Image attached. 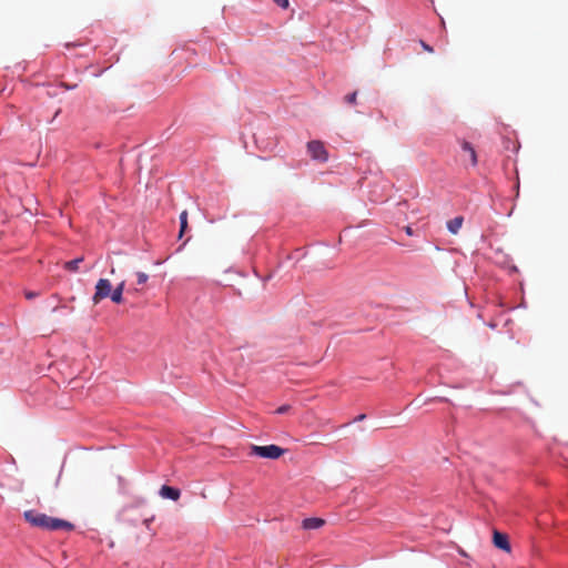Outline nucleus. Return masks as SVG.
<instances>
[{
	"instance_id": "4",
	"label": "nucleus",
	"mask_w": 568,
	"mask_h": 568,
	"mask_svg": "<svg viewBox=\"0 0 568 568\" xmlns=\"http://www.w3.org/2000/svg\"><path fill=\"white\" fill-rule=\"evenodd\" d=\"M307 151L315 161L326 162L328 159L327 151L321 141H311L307 143Z\"/></svg>"
},
{
	"instance_id": "18",
	"label": "nucleus",
	"mask_w": 568,
	"mask_h": 568,
	"mask_svg": "<svg viewBox=\"0 0 568 568\" xmlns=\"http://www.w3.org/2000/svg\"><path fill=\"white\" fill-rule=\"evenodd\" d=\"M422 47L424 48V50L428 51V52H433V48L429 47L427 43H425L424 41H422Z\"/></svg>"
},
{
	"instance_id": "8",
	"label": "nucleus",
	"mask_w": 568,
	"mask_h": 568,
	"mask_svg": "<svg viewBox=\"0 0 568 568\" xmlns=\"http://www.w3.org/2000/svg\"><path fill=\"white\" fill-rule=\"evenodd\" d=\"M125 288V282H120L111 292V301L115 304H121L123 302V292Z\"/></svg>"
},
{
	"instance_id": "13",
	"label": "nucleus",
	"mask_w": 568,
	"mask_h": 568,
	"mask_svg": "<svg viewBox=\"0 0 568 568\" xmlns=\"http://www.w3.org/2000/svg\"><path fill=\"white\" fill-rule=\"evenodd\" d=\"M136 280H138V284H144L149 280V275L143 272H138Z\"/></svg>"
},
{
	"instance_id": "16",
	"label": "nucleus",
	"mask_w": 568,
	"mask_h": 568,
	"mask_svg": "<svg viewBox=\"0 0 568 568\" xmlns=\"http://www.w3.org/2000/svg\"><path fill=\"white\" fill-rule=\"evenodd\" d=\"M356 97H357V93L356 92H353L351 94H348L346 97V101L351 104L355 103L356 102Z\"/></svg>"
},
{
	"instance_id": "19",
	"label": "nucleus",
	"mask_w": 568,
	"mask_h": 568,
	"mask_svg": "<svg viewBox=\"0 0 568 568\" xmlns=\"http://www.w3.org/2000/svg\"><path fill=\"white\" fill-rule=\"evenodd\" d=\"M406 233H407L408 235H413L412 227L407 226V227H406Z\"/></svg>"
},
{
	"instance_id": "14",
	"label": "nucleus",
	"mask_w": 568,
	"mask_h": 568,
	"mask_svg": "<svg viewBox=\"0 0 568 568\" xmlns=\"http://www.w3.org/2000/svg\"><path fill=\"white\" fill-rule=\"evenodd\" d=\"M278 7L282 9H286L288 7V0H273Z\"/></svg>"
},
{
	"instance_id": "20",
	"label": "nucleus",
	"mask_w": 568,
	"mask_h": 568,
	"mask_svg": "<svg viewBox=\"0 0 568 568\" xmlns=\"http://www.w3.org/2000/svg\"><path fill=\"white\" fill-rule=\"evenodd\" d=\"M365 418V415H359L356 419L357 420H363Z\"/></svg>"
},
{
	"instance_id": "9",
	"label": "nucleus",
	"mask_w": 568,
	"mask_h": 568,
	"mask_svg": "<svg viewBox=\"0 0 568 568\" xmlns=\"http://www.w3.org/2000/svg\"><path fill=\"white\" fill-rule=\"evenodd\" d=\"M324 525V520L317 517H311L303 520V528L311 530V529H318Z\"/></svg>"
},
{
	"instance_id": "12",
	"label": "nucleus",
	"mask_w": 568,
	"mask_h": 568,
	"mask_svg": "<svg viewBox=\"0 0 568 568\" xmlns=\"http://www.w3.org/2000/svg\"><path fill=\"white\" fill-rule=\"evenodd\" d=\"M83 261L82 257L74 258L64 264V268L70 272H77L79 268V264Z\"/></svg>"
},
{
	"instance_id": "10",
	"label": "nucleus",
	"mask_w": 568,
	"mask_h": 568,
	"mask_svg": "<svg viewBox=\"0 0 568 568\" xmlns=\"http://www.w3.org/2000/svg\"><path fill=\"white\" fill-rule=\"evenodd\" d=\"M464 219L462 216H456L447 222V229L452 234H457L462 229Z\"/></svg>"
},
{
	"instance_id": "5",
	"label": "nucleus",
	"mask_w": 568,
	"mask_h": 568,
	"mask_svg": "<svg viewBox=\"0 0 568 568\" xmlns=\"http://www.w3.org/2000/svg\"><path fill=\"white\" fill-rule=\"evenodd\" d=\"M460 148H462V161L465 164L475 168L478 163V160H477V153H476L474 146L467 141H462Z\"/></svg>"
},
{
	"instance_id": "2",
	"label": "nucleus",
	"mask_w": 568,
	"mask_h": 568,
	"mask_svg": "<svg viewBox=\"0 0 568 568\" xmlns=\"http://www.w3.org/2000/svg\"><path fill=\"white\" fill-rule=\"evenodd\" d=\"M250 454L261 458L277 459L284 454V449L273 444L267 446L252 445Z\"/></svg>"
},
{
	"instance_id": "11",
	"label": "nucleus",
	"mask_w": 568,
	"mask_h": 568,
	"mask_svg": "<svg viewBox=\"0 0 568 568\" xmlns=\"http://www.w3.org/2000/svg\"><path fill=\"white\" fill-rule=\"evenodd\" d=\"M186 227H187V212L182 211L180 214V234H179L180 237H182Z\"/></svg>"
},
{
	"instance_id": "1",
	"label": "nucleus",
	"mask_w": 568,
	"mask_h": 568,
	"mask_svg": "<svg viewBox=\"0 0 568 568\" xmlns=\"http://www.w3.org/2000/svg\"><path fill=\"white\" fill-rule=\"evenodd\" d=\"M24 519L33 527H38L44 530H73L74 525L64 519L50 517L43 513L37 510H27L23 514Z\"/></svg>"
},
{
	"instance_id": "6",
	"label": "nucleus",
	"mask_w": 568,
	"mask_h": 568,
	"mask_svg": "<svg viewBox=\"0 0 568 568\" xmlns=\"http://www.w3.org/2000/svg\"><path fill=\"white\" fill-rule=\"evenodd\" d=\"M160 496L164 499H171V500H178L181 496V491L180 489L175 488V487H171V486H168V485H163L161 488H160V491H159Z\"/></svg>"
},
{
	"instance_id": "15",
	"label": "nucleus",
	"mask_w": 568,
	"mask_h": 568,
	"mask_svg": "<svg viewBox=\"0 0 568 568\" xmlns=\"http://www.w3.org/2000/svg\"><path fill=\"white\" fill-rule=\"evenodd\" d=\"M290 410V405H282L276 409V414H285Z\"/></svg>"
},
{
	"instance_id": "7",
	"label": "nucleus",
	"mask_w": 568,
	"mask_h": 568,
	"mask_svg": "<svg viewBox=\"0 0 568 568\" xmlns=\"http://www.w3.org/2000/svg\"><path fill=\"white\" fill-rule=\"evenodd\" d=\"M494 545L499 549H503L506 551L510 550V545H509L508 538L505 534L495 531L494 532Z\"/></svg>"
},
{
	"instance_id": "17",
	"label": "nucleus",
	"mask_w": 568,
	"mask_h": 568,
	"mask_svg": "<svg viewBox=\"0 0 568 568\" xmlns=\"http://www.w3.org/2000/svg\"><path fill=\"white\" fill-rule=\"evenodd\" d=\"M36 296H38V293H36V292H27V293H26V297H27L28 300H32V298H34Z\"/></svg>"
},
{
	"instance_id": "3",
	"label": "nucleus",
	"mask_w": 568,
	"mask_h": 568,
	"mask_svg": "<svg viewBox=\"0 0 568 568\" xmlns=\"http://www.w3.org/2000/svg\"><path fill=\"white\" fill-rule=\"evenodd\" d=\"M112 285L108 278H100L95 284V292L92 296V302L97 305L102 300L111 297Z\"/></svg>"
}]
</instances>
